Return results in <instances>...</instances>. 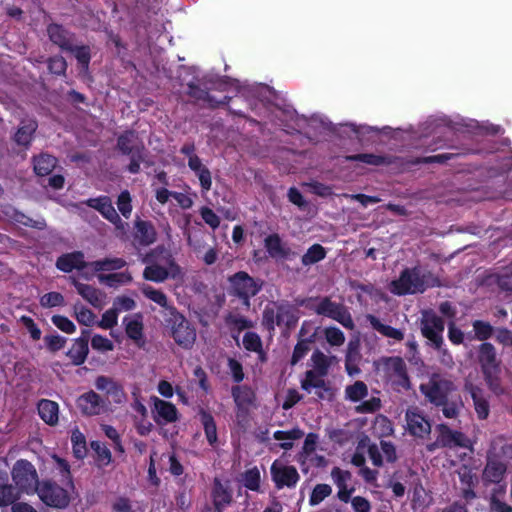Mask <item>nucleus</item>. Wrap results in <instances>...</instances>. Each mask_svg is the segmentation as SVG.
<instances>
[{"mask_svg":"<svg viewBox=\"0 0 512 512\" xmlns=\"http://www.w3.org/2000/svg\"><path fill=\"white\" fill-rule=\"evenodd\" d=\"M426 401L435 407H441L445 418L455 419L460 413L461 401L450 400V395L457 390L454 381L441 373H432L428 381L419 386Z\"/></svg>","mask_w":512,"mask_h":512,"instance_id":"f257e3e1","label":"nucleus"},{"mask_svg":"<svg viewBox=\"0 0 512 512\" xmlns=\"http://www.w3.org/2000/svg\"><path fill=\"white\" fill-rule=\"evenodd\" d=\"M117 151L130 158L127 171L131 174H138L140 166L146 161L147 150L142 141L139 140L135 130H125L117 137Z\"/></svg>","mask_w":512,"mask_h":512,"instance_id":"f03ea898","label":"nucleus"},{"mask_svg":"<svg viewBox=\"0 0 512 512\" xmlns=\"http://www.w3.org/2000/svg\"><path fill=\"white\" fill-rule=\"evenodd\" d=\"M165 322L171 330V337L175 343L185 350L192 349L196 341V329L176 307L169 308V313L165 315Z\"/></svg>","mask_w":512,"mask_h":512,"instance_id":"7ed1b4c3","label":"nucleus"},{"mask_svg":"<svg viewBox=\"0 0 512 512\" xmlns=\"http://www.w3.org/2000/svg\"><path fill=\"white\" fill-rule=\"evenodd\" d=\"M478 362L484 380L491 391L499 393L500 385V361L497 359L495 347L489 342H483L478 347Z\"/></svg>","mask_w":512,"mask_h":512,"instance_id":"20e7f679","label":"nucleus"},{"mask_svg":"<svg viewBox=\"0 0 512 512\" xmlns=\"http://www.w3.org/2000/svg\"><path fill=\"white\" fill-rule=\"evenodd\" d=\"M228 282L229 294L239 298L247 307L250 306V299L256 296L262 288V281L253 278L245 271H238L229 276Z\"/></svg>","mask_w":512,"mask_h":512,"instance_id":"39448f33","label":"nucleus"},{"mask_svg":"<svg viewBox=\"0 0 512 512\" xmlns=\"http://www.w3.org/2000/svg\"><path fill=\"white\" fill-rule=\"evenodd\" d=\"M429 276H431L430 272L422 275L417 267L405 268L399 278L392 281L391 291L399 296L423 293L427 288L426 278Z\"/></svg>","mask_w":512,"mask_h":512,"instance_id":"423d86ee","label":"nucleus"},{"mask_svg":"<svg viewBox=\"0 0 512 512\" xmlns=\"http://www.w3.org/2000/svg\"><path fill=\"white\" fill-rule=\"evenodd\" d=\"M12 480L20 493L34 494L40 485L34 465L26 460H17L11 470Z\"/></svg>","mask_w":512,"mask_h":512,"instance_id":"0eeeda50","label":"nucleus"},{"mask_svg":"<svg viewBox=\"0 0 512 512\" xmlns=\"http://www.w3.org/2000/svg\"><path fill=\"white\" fill-rule=\"evenodd\" d=\"M385 371L394 391H409L412 387L407 365L403 358L391 356L383 359Z\"/></svg>","mask_w":512,"mask_h":512,"instance_id":"6e6552de","label":"nucleus"},{"mask_svg":"<svg viewBox=\"0 0 512 512\" xmlns=\"http://www.w3.org/2000/svg\"><path fill=\"white\" fill-rule=\"evenodd\" d=\"M35 493L45 505L52 508L64 509L70 503L68 491L52 480L41 481Z\"/></svg>","mask_w":512,"mask_h":512,"instance_id":"1a4fd4ad","label":"nucleus"},{"mask_svg":"<svg viewBox=\"0 0 512 512\" xmlns=\"http://www.w3.org/2000/svg\"><path fill=\"white\" fill-rule=\"evenodd\" d=\"M165 263L167 268L158 264L146 266L143 271V278L147 281L162 283L168 278L177 279L181 276V267L177 264L171 253H167Z\"/></svg>","mask_w":512,"mask_h":512,"instance_id":"9d476101","label":"nucleus"},{"mask_svg":"<svg viewBox=\"0 0 512 512\" xmlns=\"http://www.w3.org/2000/svg\"><path fill=\"white\" fill-rule=\"evenodd\" d=\"M110 401L93 390H89L76 399V407L82 416H99L109 410Z\"/></svg>","mask_w":512,"mask_h":512,"instance_id":"9b49d317","label":"nucleus"},{"mask_svg":"<svg viewBox=\"0 0 512 512\" xmlns=\"http://www.w3.org/2000/svg\"><path fill=\"white\" fill-rule=\"evenodd\" d=\"M422 335L431 342L436 349H440L443 344L442 333L444 331V321L435 313L426 312L423 314L420 323Z\"/></svg>","mask_w":512,"mask_h":512,"instance_id":"f8f14e48","label":"nucleus"},{"mask_svg":"<svg viewBox=\"0 0 512 512\" xmlns=\"http://www.w3.org/2000/svg\"><path fill=\"white\" fill-rule=\"evenodd\" d=\"M213 512H224L233 503V490L228 480L222 481L214 477L210 490Z\"/></svg>","mask_w":512,"mask_h":512,"instance_id":"ddd939ff","label":"nucleus"},{"mask_svg":"<svg viewBox=\"0 0 512 512\" xmlns=\"http://www.w3.org/2000/svg\"><path fill=\"white\" fill-rule=\"evenodd\" d=\"M271 477L277 489L295 488L300 475L297 469L292 465H284L278 460H275L270 468Z\"/></svg>","mask_w":512,"mask_h":512,"instance_id":"4468645a","label":"nucleus"},{"mask_svg":"<svg viewBox=\"0 0 512 512\" xmlns=\"http://www.w3.org/2000/svg\"><path fill=\"white\" fill-rule=\"evenodd\" d=\"M263 244L268 255L276 261L292 260L297 255L278 233L266 236Z\"/></svg>","mask_w":512,"mask_h":512,"instance_id":"2eb2a0df","label":"nucleus"},{"mask_svg":"<svg viewBox=\"0 0 512 512\" xmlns=\"http://www.w3.org/2000/svg\"><path fill=\"white\" fill-rule=\"evenodd\" d=\"M150 401L153 404L151 413L154 421L158 425H165L174 423L179 419V413L176 406L169 402L158 398L157 396H151Z\"/></svg>","mask_w":512,"mask_h":512,"instance_id":"dca6fc26","label":"nucleus"},{"mask_svg":"<svg viewBox=\"0 0 512 512\" xmlns=\"http://www.w3.org/2000/svg\"><path fill=\"white\" fill-rule=\"evenodd\" d=\"M46 34L50 42L61 51L67 52L75 43L76 34L59 23H50L46 27Z\"/></svg>","mask_w":512,"mask_h":512,"instance_id":"f3484780","label":"nucleus"},{"mask_svg":"<svg viewBox=\"0 0 512 512\" xmlns=\"http://www.w3.org/2000/svg\"><path fill=\"white\" fill-rule=\"evenodd\" d=\"M231 394L237 408V417L248 414L249 409L256 406V393L247 385L233 386Z\"/></svg>","mask_w":512,"mask_h":512,"instance_id":"a211bd4d","label":"nucleus"},{"mask_svg":"<svg viewBox=\"0 0 512 512\" xmlns=\"http://www.w3.org/2000/svg\"><path fill=\"white\" fill-rule=\"evenodd\" d=\"M438 431L439 435L437 438V443L441 447H462L467 448L469 440L465 436L464 433L456 430H452L448 425L446 424H440L438 425Z\"/></svg>","mask_w":512,"mask_h":512,"instance_id":"6ab92c4d","label":"nucleus"},{"mask_svg":"<svg viewBox=\"0 0 512 512\" xmlns=\"http://www.w3.org/2000/svg\"><path fill=\"white\" fill-rule=\"evenodd\" d=\"M86 206L98 211L105 219L112 224H118L121 222V218L116 212L110 197L102 195L96 198H89L83 201Z\"/></svg>","mask_w":512,"mask_h":512,"instance_id":"aec40b11","label":"nucleus"},{"mask_svg":"<svg viewBox=\"0 0 512 512\" xmlns=\"http://www.w3.org/2000/svg\"><path fill=\"white\" fill-rule=\"evenodd\" d=\"M56 268L64 273H70L73 270H83L89 266L85 261L82 251H73L60 255L56 260Z\"/></svg>","mask_w":512,"mask_h":512,"instance_id":"412c9836","label":"nucleus"},{"mask_svg":"<svg viewBox=\"0 0 512 512\" xmlns=\"http://www.w3.org/2000/svg\"><path fill=\"white\" fill-rule=\"evenodd\" d=\"M457 474H458L461 484L463 485L462 497L466 501H471V500L475 499L476 493L474 491V488L478 484V477L473 472L472 467L463 464L458 469Z\"/></svg>","mask_w":512,"mask_h":512,"instance_id":"4be33fe9","label":"nucleus"},{"mask_svg":"<svg viewBox=\"0 0 512 512\" xmlns=\"http://www.w3.org/2000/svg\"><path fill=\"white\" fill-rule=\"evenodd\" d=\"M37 128L38 124L35 120H23L14 133L12 139L18 146L28 149L34 139V134Z\"/></svg>","mask_w":512,"mask_h":512,"instance_id":"5701e85b","label":"nucleus"},{"mask_svg":"<svg viewBox=\"0 0 512 512\" xmlns=\"http://www.w3.org/2000/svg\"><path fill=\"white\" fill-rule=\"evenodd\" d=\"M134 239L143 247L153 244L157 239V232L154 225L147 220H136Z\"/></svg>","mask_w":512,"mask_h":512,"instance_id":"b1692460","label":"nucleus"},{"mask_svg":"<svg viewBox=\"0 0 512 512\" xmlns=\"http://www.w3.org/2000/svg\"><path fill=\"white\" fill-rule=\"evenodd\" d=\"M507 471V466L500 460L489 459L482 473V480L485 484H499Z\"/></svg>","mask_w":512,"mask_h":512,"instance_id":"393cba45","label":"nucleus"},{"mask_svg":"<svg viewBox=\"0 0 512 512\" xmlns=\"http://www.w3.org/2000/svg\"><path fill=\"white\" fill-rule=\"evenodd\" d=\"M409 433L415 437L424 438L431 431L430 422L418 412L406 413Z\"/></svg>","mask_w":512,"mask_h":512,"instance_id":"a878e982","label":"nucleus"},{"mask_svg":"<svg viewBox=\"0 0 512 512\" xmlns=\"http://www.w3.org/2000/svg\"><path fill=\"white\" fill-rule=\"evenodd\" d=\"M37 411L41 420L49 426H56L59 422V404L50 399H40Z\"/></svg>","mask_w":512,"mask_h":512,"instance_id":"bb28decb","label":"nucleus"},{"mask_svg":"<svg viewBox=\"0 0 512 512\" xmlns=\"http://www.w3.org/2000/svg\"><path fill=\"white\" fill-rule=\"evenodd\" d=\"M70 282L75 287L78 294L92 306L96 308L102 306V293L99 289L89 284L81 283L75 277H70Z\"/></svg>","mask_w":512,"mask_h":512,"instance_id":"cd10ccee","label":"nucleus"},{"mask_svg":"<svg viewBox=\"0 0 512 512\" xmlns=\"http://www.w3.org/2000/svg\"><path fill=\"white\" fill-rule=\"evenodd\" d=\"M200 422L203 426L207 442L210 446L214 447L218 442L217 425L211 412L204 408L198 411Z\"/></svg>","mask_w":512,"mask_h":512,"instance_id":"c85d7f7f","label":"nucleus"},{"mask_svg":"<svg viewBox=\"0 0 512 512\" xmlns=\"http://www.w3.org/2000/svg\"><path fill=\"white\" fill-rule=\"evenodd\" d=\"M277 326L284 325L286 330L293 329L299 320V316L294 307L288 303H281L277 305Z\"/></svg>","mask_w":512,"mask_h":512,"instance_id":"c756f323","label":"nucleus"},{"mask_svg":"<svg viewBox=\"0 0 512 512\" xmlns=\"http://www.w3.org/2000/svg\"><path fill=\"white\" fill-rule=\"evenodd\" d=\"M367 321L371 327L381 335L392 338L396 341H402L404 339V332L401 329L394 328L390 325L383 324L378 317L372 314L366 315Z\"/></svg>","mask_w":512,"mask_h":512,"instance_id":"7c9ffc66","label":"nucleus"},{"mask_svg":"<svg viewBox=\"0 0 512 512\" xmlns=\"http://www.w3.org/2000/svg\"><path fill=\"white\" fill-rule=\"evenodd\" d=\"M360 360L361 353L359 351L358 342L350 341L345 355V370L349 376L360 373V368L358 366Z\"/></svg>","mask_w":512,"mask_h":512,"instance_id":"2f4dec72","label":"nucleus"},{"mask_svg":"<svg viewBox=\"0 0 512 512\" xmlns=\"http://www.w3.org/2000/svg\"><path fill=\"white\" fill-rule=\"evenodd\" d=\"M349 162H362L372 166L390 165L393 163L390 156L377 155L373 153H359L346 156Z\"/></svg>","mask_w":512,"mask_h":512,"instance_id":"473e14b6","label":"nucleus"},{"mask_svg":"<svg viewBox=\"0 0 512 512\" xmlns=\"http://www.w3.org/2000/svg\"><path fill=\"white\" fill-rule=\"evenodd\" d=\"M57 162L56 157L47 153H41L33 158L34 171L38 176H47L54 170Z\"/></svg>","mask_w":512,"mask_h":512,"instance_id":"72a5a7b5","label":"nucleus"},{"mask_svg":"<svg viewBox=\"0 0 512 512\" xmlns=\"http://www.w3.org/2000/svg\"><path fill=\"white\" fill-rule=\"evenodd\" d=\"M88 353L89 345L85 344L82 339H75L71 348L66 352V356L74 366H80L86 361Z\"/></svg>","mask_w":512,"mask_h":512,"instance_id":"f704fd0d","label":"nucleus"},{"mask_svg":"<svg viewBox=\"0 0 512 512\" xmlns=\"http://www.w3.org/2000/svg\"><path fill=\"white\" fill-rule=\"evenodd\" d=\"M304 436V432L295 427L288 431L277 430L274 432L273 437L275 440L282 441L279 447L283 450H291L293 448V441L301 439Z\"/></svg>","mask_w":512,"mask_h":512,"instance_id":"c9c22d12","label":"nucleus"},{"mask_svg":"<svg viewBox=\"0 0 512 512\" xmlns=\"http://www.w3.org/2000/svg\"><path fill=\"white\" fill-rule=\"evenodd\" d=\"M187 94L194 98L197 101H202L204 103H207L209 107L215 108L219 106V104H225V101H216L215 98L210 95V93L199 87L198 85L190 82L188 83V91Z\"/></svg>","mask_w":512,"mask_h":512,"instance_id":"e433bc0d","label":"nucleus"},{"mask_svg":"<svg viewBox=\"0 0 512 512\" xmlns=\"http://www.w3.org/2000/svg\"><path fill=\"white\" fill-rule=\"evenodd\" d=\"M142 294L149 300L153 301L154 303L158 304L159 306L165 308L167 310V313H169V308L174 307L173 305H169L168 297L166 294L156 289L150 285L144 284L141 287Z\"/></svg>","mask_w":512,"mask_h":512,"instance_id":"4c0bfd02","label":"nucleus"},{"mask_svg":"<svg viewBox=\"0 0 512 512\" xmlns=\"http://www.w3.org/2000/svg\"><path fill=\"white\" fill-rule=\"evenodd\" d=\"M243 346L249 352L258 353L260 359L265 361V353L260 336L256 332L248 331L243 336Z\"/></svg>","mask_w":512,"mask_h":512,"instance_id":"58836bf2","label":"nucleus"},{"mask_svg":"<svg viewBox=\"0 0 512 512\" xmlns=\"http://www.w3.org/2000/svg\"><path fill=\"white\" fill-rule=\"evenodd\" d=\"M126 261L123 258H104L89 263L95 272L119 270L126 266Z\"/></svg>","mask_w":512,"mask_h":512,"instance_id":"ea45409f","label":"nucleus"},{"mask_svg":"<svg viewBox=\"0 0 512 512\" xmlns=\"http://www.w3.org/2000/svg\"><path fill=\"white\" fill-rule=\"evenodd\" d=\"M143 329V323L138 319L129 320L125 326L127 337L133 340L139 347H142L145 343Z\"/></svg>","mask_w":512,"mask_h":512,"instance_id":"a19ab883","label":"nucleus"},{"mask_svg":"<svg viewBox=\"0 0 512 512\" xmlns=\"http://www.w3.org/2000/svg\"><path fill=\"white\" fill-rule=\"evenodd\" d=\"M326 255V249L321 244L315 243L307 249L301 262L304 266H310L325 259Z\"/></svg>","mask_w":512,"mask_h":512,"instance_id":"79ce46f5","label":"nucleus"},{"mask_svg":"<svg viewBox=\"0 0 512 512\" xmlns=\"http://www.w3.org/2000/svg\"><path fill=\"white\" fill-rule=\"evenodd\" d=\"M368 395V386L361 380L355 381L353 384L345 388V398L351 402H359Z\"/></svg>","mask_w":512,"mask_h":512,"instance_id":"37998d69","label":"nucleus"},{"mask_svg":"<svg viewBox=\"0 0 512 512\" xmlns=\"http://www.w3.org/2000/svg\"><path fill=\"white\" fill-rule=\"evenodd\" d=\"M67 52L74 55L78 64L84 71H88L91 61V48L89 45H72V49Z\"/></svg>","mask_w":512,"mask_h":512,"instance_id":"c03bdc74","label":"nucleus"},{"mask_svg":"<svg viewBox=\"0 0 512 512\" xmlns=\"http://www.w3.org/2000/svg\"><path fill=\"white\" fill-rule=\"evenodd\" d=\"M454 156H455V154H452V153H443V154L432 155V156L413 157V158L408 159L406 161V163L411 166H417L420 164H432V163L444 164L447 161L454 158Z\"/></svg>","mask_w":512,"mask_h":512,"instance_id":"a18cd8bd","label":"nucleus"},{"mask_svg":"<svg viewBox=\"0 0 512 512\" xmlns=\"http://www.w3.org/2000/svg\"><path fill=\"white\" fill-rule=\"evenodd\" d=\"M100 282L107 284L110 287H115L119 284H127L132 281V276L129 272H118L110 274L98 275Z\"/></svg>","mask_w":512,"mask_h":512,"instance_id":"49530a36","label":"nucleus"},{"mask_svg":"<svg viewBox=\"0 0 512 512\" xmlns=\"http://www.w3.org/2000/svg\"><path fill=\"white\" fill-rule=\"evenodd\" d=\"M242 481L245 488L251 491L259 492L261 476L260 471L257 467L246 470L242 474Z\"/></svg>","mask_w":512,"mask_h":512,"instance_id":"de8ad7c7","label":"nucleus"},{"mask_svg":"<svg viewBox=\"0 0 512 512\" xmlns=\"http://www.w3.org/2000/svg\"><path fill=\"white\" fill-rule=\"evenodd\" d=\"M314 371L319 372L321 375H327L331 366V360L322 351L315 350L311 356Z\"/></svg>","mask_w":512,"mask_h":512,"instance_id":"09e8293b","label":"nucleus"},{"mask_svg":"<svg viewBox=\"0 0 512 512\" xmlns=\"http://www.w3.org/2000/svg\"><path fill=\"white\" fill-rule=\"evenodd\" d=\"M495 278L496 285L501 291L512 292V264L501 269Z\"/></svg>","mask_w":512,"mask_h":512,"instance_id":"8fccbe9b","label":"nucleus"},{"mask_svg":"<svg viewBox=\"0 0 512 512\" xmlns=\"http://www.w3.org/2000/svg\"><path fill=\"white\" fill-rule=\"evenodd\" d=\"M74 316L77 322L84 326H91L95 322V314L80 303L73 306Z\"/></svg>","mask_w":512,"mask_h":512,"instance_id":"3c124183","label":"nucleus"},{"mask_svg":"<svg viewBox=\"0 0 512 512\" xmlns=\"http://www.w3.org/2000/svg\"><path fill=\"white\" fill-rule=\"evenodd\" d=\"M226 325L232 330H237V332H241L242 330L248 329L252 327V322L248 320L246 317L241 315H235L233 313H229L225 317Z\"/></svg>","mask_w":512,"mask_h":512,"instance_id":"603ef678","label":"nucleus"},{"mask_svg":"<svg viewBox=\"0 0 512 512\" xmlns=\"http://www.w3.org/2000/svg\"><path fill=\"white\" fill-rule=\"evenodd\" d=\"M472 326L475 332V337L479 341H486L493 335L494 328L489 322L475 320Z\"/></svg>","mask_w":512,"mask_h":512,"instance_id":"864d4df0","label":"nucleus"},{"mask_svg":"<svg viewBox=\"0 0 512 512\" xmlns=\"http://www.w3.org/2000/svg\"><path fill=\"white\" fill-rule=\"evenodd\" d=\"M332 488L328 484H317L309 497V504L315 506L320 504L326 497L330 496Z\"/></svg>","mask_w":512,"mask_h":512,"instance_id":"5fc2aeb1","label":"nucleus"},{"mask_svg":"<svg viewBox=\"0 0 512 512\" xmlns=\"http://www.w3.org/2000/svg\"><path fill=\"white\" fill-rule=\"evenodd\" d=\"M311 344H313L312 340L306 341L301 339V341H297L290 359L292 366L298 364L308 354L311 350Z\"/></svg>","mask_w":512,"mask_h":512,"instance_id":"6e6d98bb","label":"nucleus"},{"mask_svg":"<svg viewBox=\"0 0 512 512\" xmlns=\"http://www.w3.org/2000/svg\"><path fill=\"white\" fill-rule=\"evenodd\" d=\"M71 441L74 456L78 459L84 458L87 453L86 440L84 435L80 431L76 430L72 433Z\"/></svg>","mask_w":512,"mask_h":512,"instance_id":"4d7b16f0","label":"nucleus"},{"mask_svg":"<svg viewBox=\"0 0 512 512\" xmlns=\"http://www.w3.org/2000/svg\"><path fill=\"white\" fill-rule=\"evenodd\" d=\"M48 70L55 75L64 76L67 70V62L61 55L51 56L47 60Z\"/></svg>","mask_w":512,"mask_h":512,"instance_id":"13d9d810","label":"nucleus"},{"mask_svg":"<svg viewBox=\"0 0 512 512\" xmlns=\"http://www.w3.org/2000/svg\"><path fill=\"white\" fill-rule=\"evenodd\" d=\"M39 302L43 308H54L63 306L65 299L59 292H49L41 296Z\"/></svg>","mask_w":512,"mask_h":512,"instance_id":"bf43d9fd","label":"nucleus"},{"mask_svg":"<svg viewBox=\"0 0 512 512\" xmlns=\"http://www.w3.org/2000/svg\"><path fill=\"white\" fill-rule=\"evenodd\" d=\"M326 375H321L319 372L314 370H307L304 374V378L301 380V388L307 393H311L316 383L322 380Z\"/></svg>","mask_w":512,"mask_h":512,"instance_id":"052dcab7","label":"nucleus"},{"mask_svg":"<svg viewBox=\"0 0 512 512\" xmlns=\"http://www.w3.org/2000/svg\"><path fill=\"white\" fill-rule=\"evenodd\" d=\"M324 335L326 341L331 346H341L345 342L344 333L337 327L331 326L324 329Z\"/></svg>","mask_w":512,"mask_h":512,"instance_id":"680f3d73","label":"nucleus"},{"mask_svg":"<svg viewBox=\"0 0 512 512\" xmlns=\"http://www.w3.org/2000/svg\"><path fill=\"white\" fill-rule=\"evenodd\" d=\"M44 342H45L46 348L50 352L55 353L65 347L67 339L65 337L55 333V334H51V335H45Z\"/></svg>","mask_w":512,"mask_h":512,"instance_id":"e2e57ef3","label":"nucleus"},{"mask_svg":"<svg viewBox=\"0 0 512 512\" xmlns=\"http://www.w3.org/2000/svg\"><path fill=\"white\" fill-rule=\"evenodd\" d=\"M331 477L339 490L341 489V487H348L347 483L351 480L352 474L348 470H343L339 467H334L331 470Z\"/></svg>","mask_w":512,"mask_h":512,"instance_id":"0e129e2a","label":"nucleus"},{"mask_svg":"<svg viewBox=\"0 0 512 512\" xmlns=\"http://www.w3.org/2000/svg\"><path fill=\"white\" fill-rule=\"evenodd\" d=\"M132 199L128 190L122 191L117 199V207L120 213L125 217L129 218L132 212Z\"/></svg>","mask_w":512,"mask_h":512,"instance_id":"69168bd1","label":"nucleus"},{"mask_svg":"<svg viewBox=\"0 0 512 512\" xmlns=\"http://www.w3.org/2000/svg\"><path fill=\"white\" fill-rule=\"evenodd\" d=\"M277 309L274 307L266 306L262 313V325L264 328L270 332L275 330V326L277 325Z\"/></svg>","mask_w":512,"mask_h":512,"instance_id":"338daca9","label":"nucleus"},{"mask_svg":"<svg viewBox=\"0 0 512 512\" xmlns=\"http://www.w3.org/2000/svg\"><path fill=\"white\" fill-rule=\"evenodd\" d=\"M51 321L59 330L66 334H72L76 331L75 324L66 316L53 315Z\"/></svg>","mask_w":512,"mask_h":512,"instance_id":"774afa93","label":"nucleus"}]
</instances>
